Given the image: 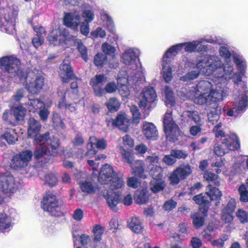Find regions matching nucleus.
I'll list each match as a JSON object with an SVG mask.
<instances>
[{
  "label": "nucleus",
  "mask_w": 248,
  "mask_h": 248,
  "mask_svg": "<svg viewBox=\"0 0 248 248\" xmlns=\"http://www.w3.org/2000/svg\"><path fill=\"white\" fill-rule=\"evenodd\" d=\"M232 213L228 212L222 211L221 219L225 223H230L229 227L234 228V224L231 223L233 219V217Z\"/></svg>",
  "instance_id": "nucleus-52"
},
{
  "label": "nucleus",
  "mask_w": 248,
  "mask_h": 248,
  "mask_svg": "<svg viewBox=\"0 0 248 248\" xmlns=\"http://www.w3.org/2000/svg\"><path fill=\"white\" fill-rule=\"evenodd\" d=\"M129 226L133 232L137 233H141L143 229L140 220L136 217L131 218Z\"/></svg>",
  "instance_id": "nucleus-32"
},
{
  "label": "nucleus",
  "mask_w": 248,
  "mask_h": 248,
  "mask_svg": "<svg viewBox=\"0 0 248 248\" xmlns=\"http://www.w3.org/2000/svg\"><path fill=\"white\" fill-rule=\"evenodd\" d=\"M182 43L177 44L171 46L169 49H168L166 53L164 55L163 57V60L164 62L167 61V58L170 57L171 56H175L178 53V52L181 51L182 50Z\"/></svg>",
  "instance_id": "nucleus-36"
},
{
  "label": "nucleus",
  "mask_w": 248,
  "mask_h": 248,
  "mask_svg": "<svg viewBox=\"0 0 248 248\" xmlns=\"http://www.w3.org/2000/svg\"><path fill=\"white\" fill-rule=\"evenodd\" d=\"M164 94L165 96V103L167 105L172 106L174 103V93L172 90L168 86H166L164 89Z\"/></svg>",
  "instance_id": "nucleus-44"
},
{
  "label": "nucleus",
  "mask_w": 248,
  "mask_h": 248,
  "mask_svg": "<svg viewBox=\"0 0 248 248\" xmlns=\"http://www.w3.org/2000/svg\"><path fill=\"white\" fill-rule=\"evenodd\" d=\"M206 194L211 200H217L222 196L221 191L217 187L208 185L206 188Z\"/></svg>",
  "instance_id": "nucleus-33"
},
{
  "label": "nucleus",
  "mask_w": 248,
  "mask_h": 248,
  "mask_svg": "<svg viewBox=\"0 0 248 248\" xmlns=\"http://www.w3.org/2000/svg\"><path fill=\"white\" fill-rule=\"evenodd\" d=\"M26 86L30 93H37L42 89L44 85V78L36 75L33 72H30L25 78Z\"/></svg>",
  "instance_id": "nucleus-13"
},
{
  "label": "nucleus",
  "mask_w": 248,
  "mask_h": 248,
  "mask_svg": "<svg viewBox=\"0 0 248 248\" xmlns=\"http://www.w3.org/2000/svg\"><path fill=\"white\" fill-rule=\"evenodd\" d=\"M142 132L149 140H155L158 136L156 128L152 123L145 122L143 124Z\"/></svg>",
  "instance_id": "nucleus-24"
},
{
  "label": "nucleus",
  "mask_w": 248,
  "mask_h": 248,
  "mask_svg": "<svg viewBox=\"0 0 248 248\" xmlns=\"http://www.w3.org/2000/svg\"><path fill=\"white\" fill-rule=\"evenodd\" d=\"M108 192L106 196V200L108 205L114 211L118 209L117 205L120 202V195L116 192H112V190Z\"/></svg>",
  "instance_id": "nucleus-27"
},
{
  "label": "nucleus",
  "mask_w": 248,
  "mask_h": 248,
  "mask_svg": "<svg viewBox=\"0 0 248 248\" xmlns=\"http://www.w3.org/2000/svg\"><path fill=\"white\" fill-rule=\"evenodd\" d=\"M176 170L183 180L188 177L192 172L191 167L189 165L181 166ZM179 176L180 177V176Z\"/></svg>",
  "instance_id": "nucleus-47"
},
{
  "label": "nucleus",
  "mask_w": 248,
  "mask_h": 248,
  "mask_svg": "<svg viewBox=\"0 0 248 248\" xmlns=\"http://www.w3.org/2000/svg\"><path fill=\"white\" fill-rule=\"evenodd\" d=\"M163 169L161 167L155 166L150 170L149 173L154 180H160L163 177Z\"/></svg>",
  "instance_id": "nucleus-41"
},
{
  "label": "nucleus",
  "mask_w": 248,
  "mask_h": 248,
  "mask_svg": "<svg viewBox=\"0 0 248 248\" xmlns=\"http://www.w3.org/2000/svg\"><path fill=\"white\" fill-rule=\"evenodd\" d=\"M219 55L225 59V62H231V54L227 47L221 46L219 49Z\"/></svg>",
  "instance_id": "nucleus-59"
},
{
  "label": "nucleus",
  "mask_w": 248,
  "mask_h": 248,
  "mask_svg": "<svg viewBox=\"0 0 248 248\" xmlns=\"http://www.w3.org/2000/svg\"><path fill=\"white\" fill-rule=\"evenodd\" d=\"M90 143L92 147L93 145H95L98 149H104L107 146L106 141L103 139H98L95 137H93L90 138Z\"/></svg>",
  "instance_id": "nucleus-48"
},
{
  "label": "nucleus",
  "mask_w": 248,
  "mask_h": 248,
  "mask_svg": "<svg viewBox=\"0 0 248 248\" xmlns=\"http://www.w3.org/2000/svg\"><path fill=\"white\" fill-rule=\"evenodd\" d=\"M218 102H208L209 109L207 114L208 120L209 123L214 124L219 119L221 113V108L218 105Z\"/></svg>",
  "instance_id": "nucleus-23"
},
{
  "label": "nucleus",
  "mask_w": 248,
  "mask_h": 248,
  "mask_svg": "<svg viewBox=\"0 0 248 248\" xmlns=\"http://www.w3.org/2000/svg\"><path fill=\"white\" fill-rule=\"evenodd\" d=\"M238 191L240 195V201L243 202H248V191L246 189V186L244 185H241Z\"/></svg>",
  "instance_id": "nucleus-64"
},
{
  "label": "nucleus",
  "mask_w": 248,
  "mask_h": 248,
  "mask_svg": "<svg viewBox=\"0 0 248 248\" xmlns=\"http://www.w3.org/2000/svg\"><path fill=\"white\" fill-rule=\"evenodd\" d=\"M136 202L140 204L146 203L149 199V193L146 190H142V191L136 193L135 197Z\"/></svg>",
  "instance_id": "nucleus-39"
},
{
  "label": "nucleus",
  "mask_w": 248,
  "mask_h": 248,
  "mask_svg": "<svg viewBox=\"0 0 248 248\" xmlns=\"http://www.w3.org/2000/svg\"><path fill=\"white\" fill-rule=\"evenodd\" d=\"M203 38L197 40H194L192 42H188L182 43L183 47L185 46V50L186 52H192L197 51L201 54L208 50V46L202 45V43L204 42Z\"/></svg>",
  "instance_id": "nucleus-18"
},
{
  "label": "nucleus",
  "mask_w": 248,
  "mask_h": 248,
  "mask_svg": "<svg viewBox=\"0 0 248 248\" xmlns=\"http://www.w3.org/2000/svg\"><path fill=\"white\" fill-rule=\"evenodd\" d=\"M144 163L142 160H136L133 164L131 166L132 169V174L138 176L139 177L145 179L147 177L144 173Z\"/></svg>",
  "instance_id": "nucleus-26"
},
{
  "label": "nucleus",
  "mask_w": 248,
  "mask_h": 248,
  "mask_svg": "<svg viewBox=\"0 0 248 248\" xmlns=\"http://www.w3.org/2000/svg\"><path fill=\"white\" fill-rule=\"evenodd\" d=\"M121 155L123 160L124 162L127 163L130 167L133 164L134 161V156L129 151H126L124 149H122Z\"/></svg>",
  "instance_id": "nucleus-49"
},
{
  "label": "nucleus",
  "mask_w": 248,
  "mask_h": 248,
  "mask_svg": "<svg viewBox=\"0 0 248 248\" xmlns=\"http://www.w3.org/2000/svg\"><path fill=\"white\" fill-rule=\"evenodd\" d=\"M179 176H181V175L177 170L175 169L174 170V171L170 173V176L169 177L170 184L172 185H177L180 182L181 180H183V179Z\"/></svg>",
  "instance_id": "nucleus-58"
},
{
  "label": "nucleus",
  "mask_w": 248,
  "mask_h": 248,
  "mask_svg": "<svg viewBox=\"0 0 248 248\" xmlns=\"http://www.w3.org/2000/svg\"><path fill=\"white\" fill-rule=\"evenodd\" d=\"M233 78L234 87L236 93L239 94L235 98L234 107L227 112V114L231 117H237L243 113L248 106V92L245 82L242 81L240 74L234 73L232 62H225L223 70L215 73V82L219 85L225 80Z\"/></svg>",
  "instance_id": "nucleus-1"
},
{
  "label": "nucleus",
  "mask_w": 248,
  "mask_h": 248,
  "mask_svg": "<svg viewBox=\"0 0 248 248\" xmlns=\"http://www.w3.org/2000/svg\"><path fill=\"white\" fill-rule=\"evenodd\" d=\"M140 51L137 48H129L123 53L122 62L128 68L127 73L136 78L143 76L142 66L139 59Z\"/></svg>",
  "instance_id": "nucleus-4"
},
{
  "label": "nucleus",
  "mask_w": 248,
  "mask_h": 248,
  "mask_svg": "<svg viewBox=\"0 0 248 248\" xmlns=\"http://www.w3.org/2000/svg\"><path fill=\"white\" fill-rule=\"evenodd\" d=\"M107 80V78L102 75H96L91 79L90 85L93 88L96 96L100 97L103 95L104 90L102 87Z\"/></svg>",
  "instance_id": "nucleus-19"
},
{
  "label": "nucleus",
  "mask_w": 248,
  "mask_h": 248,
  "mask_svg": "<svg viewBox=\"0 0 248 248\" xmlns=\"http://www.w3.org/2000/svg\"><path fill=\"white\" fill-rule=\"evenodd\" d=\"M233 61L236 64L238 70L239 71L241 75H244L245 73L246 63L245 59L242 56L239 55L233 54Z\"/></svg>",
  "instance_id": "nucleus-31"
},
{
  "label": "nucleus",
  "mask_w": 248,
  "mask_h": 248,
  "mask_svg": "<svg viewBox=\"0 0 248 248\" xmlns=\"http://www.w3.org/2000/svg\"><path fill=\"white\" fill-rule=\"evenodd\" d=\"M223 125L221 122L216 124L213 129V131L215 133V137L217 138H221L223 139L226 135L223 131Z\"/></svg>",
  "instance_id": "nucleus-57"
},
{
  "label": "nucleus",
  "mask_w": 248,
  "mask_h": 248,
  "mask_svg": "<svg viewBox=\"0 0 248 248\" xmlns=\"http://www.w3.org/2000/svg\"><path fill=\"white\" fill-rule=\"evenodd\" d=\"M102 18L106 21V25L108 29V30L111 33H113L115 32V27L113 22L109 15L106 13H104L102 15Z\"/></svg>",
  "instance_id": "nucleus-51"
},
{
  "label": "nucleus",
  "mask_w": 248,
  "mask_h": 248,
  "mask_svg": "<svg viewBox=\"0 0 248 248\" xmlns=\"http://www.w3.org/2000/svg\"><path fill=\"white\" fill-rule=\"evenodd\" d=\"M236 216L242 224L248 222V212L243 209H238L236 212Z\"/></svg>",
  "instance_id": "nucleus-53"
},
{
  "label": "nucleus",
  "mask_w": 248,
  "mask_h": 248,
  "mask_svg": "<svg viewBox=\"0 0 248 248\" xmlns=\"http://www.w3.org/2000/svg\"><path fill=\"white\" fill-rule=\"evenodd\" d=\"M53 126L56 128L62 129L64 127V124L59 114L53 112L52 117Z\"/></svg>",
  "instance_id": "nucleus-45"
},
{
  "label": "nucleus",
  "mask_w": 248,
  "mask_h": 248,
  "mask_svg": "<svg viewBox=\"0 0 248 248\" xmlns=\"http://www.w3.org/2000/svg\"><path fill=\"white\" fill-rule=\"evenodd\" d=\"M183 115L187 117L190 120L194 122L195 124H200L202 121V119L200 116L198 112L196 110L186 111L184 112Z\"/></svg>",
  "instance_id": "nucleus-42"
},
{
  "label": "nucleus",
  "mask_w": 248,
  "mask_h": 248,
  "mask_svg": "<svg viewBox=\"0 0 248 248\" xmlns=\"http://www.w3.org/2000/svg\"><path fill=\"white\" fill-rule=\"evenodd\" d=\"M45 182L49 186H53L58 183V178L54 173H48L45 177Z\"/></svg>",
  "instance_id": "nucleus-56"
},
{
  "label": "nucleus",
  "mask_w": 248,
  "mask_h": 248,
  "mask_svg": "<svg viewBox=\"0 0 248 248\" xmlns=\"http://www.w3.org/2000/svg\"><path fill=\"white\" fill-rule=\"evenodd\" d=\"M223 65L220 58L216 56L201 58L196 64V67L200 69L203 75L209 76L212 74L213 80L215 79V73L221 71Z\"/></svg>",
  "instance_id": "nucleus-6"
},
{
  "label": "nucleus",
  "mask_w": 248,
  "mask_h": 248,
  "mask_svg": "<svg viewBox=\"0 0 248 248\" xmlns=\"http://www.w3.org/2000/svg\"><path fill=\"white\" fill-rule=\"evenodd\" d=\"M42 207L44 211L53 216L59 217L62 215L56 197L52 193L46 195L42 201Z\"/></svg>",
  "instance_id": "nucleus-12"
},
{
  "label": "nucleus",
  "mask_w": 248,
  "mask_h": 248,
  "mask_svg": "<svg viewBox=\"0 0 248 248\" xmlns=\"http://www.w3.org/2000/svg\"><path fill=\"white\" fill-rule=\"evenodd\" d=\"M60 76L63 82L67 83L73 78L74 75L70 62L68 59L64 60L60 66Z\"/></svg>",
  "instance_id": "nucleus-22"
},
{
  "label": "nucleus",
  "mask_w": 248,
  "mask_h": 248,
  "mask_svg": "<svg viewBox=\"0 0 248 248\" xmlns=\"http://www.w3.org/2000/svg\"><path fill=\"white\" fill-rule=\"evenodd\" d=\"M104 229L101 226L97 225L93 227V232L94 234V243H97L100 241Z\"/></svg>",
  "instance_id": "nucleus-46"
},
{
  "label": "nucleus",
  "mask_w": 248,
  "mask_h": 248,
  "mask_svg": "<svg viewBox=\"0 0 248 248\" xmlns=\"http://www.w3.org/2000/svg\"><path fill=\"white\" fill-rule=\"evenodd\" d=\"M20 65L19 60L14 56H6L0 58V68L10 77L17 76L20 78L23 77Z\"/></svg>",
  "instance_id": "nucleus-9"
},
{
  "label": "nucleus",
  "mask_w": 248,
  "mask_h": 248,
  "mask_svg": "<svg viewBox=\"0 0 248 248\" xmlns=\"http://www.w3.org/2000/svg\"><path fill=\"white\" fill-rule=\"evenodd\" d=\"M171 155L173 156L175 159H185L188 156V154L186 151L173 149L171 150Z\"/></svg>",
  "instance_id": "nucleus-60"
},
{
  "label": "nucleus",
  "mask_w": 248,
  "mask_h": 248,
  "mask_svg": "<svg viewBox=\"0 0 248 248\" xmlns=\"http://www.w3.org/2000/svg\"><path fill=\"white\" fill-rule=\"evenodd\" d=\"M214 85L208 80L200 81L196 86L195 94L193 101L195 103L203 105L208 102H219L226 96L224 87L219 85L218 82H215Z\"/></svg>",
  "instance_id": "nucleus-2"
},
{
  "label": "nucleus",
  "mask_w": 248,
  "mask_h": 248,
  "mask_svg": "<svg viewBox=\"0 0 248 248\" xmlns=\"http://www.w3.org/2000/svg\"><path fill=\"white\" fill-rule=\"evenodd\" d=\"M28 125V136L31 138H33L35 143L42 144L46 142L50 143L52 154H56L59 145V140L53 136L50 137L48 132H46L45 134H39L41 125L40 123L33 118L29 119Z\"/></svg>",
  "instance_id": "nucleus-3"
},
{
  "label": "nucleus",
  "mask_w": 248,
  "mask_h": 248,
  "mask_svg": "<svg viewBox=\"0 0 248 248\" xmlns=\"http://www.w3.org/2000/svg\"><path fill=\"white\" fill-rule=\"evenodd\" d=\"M162 66L163 78L166 82H169L172 78L171 68L167 62H164L163 60Z\"/></svg>",
  "instance_id": "nucleus-37"
},
{
  "label": "nucleus",
  "mask_w": 248,
  "mask_h": 248,
  "mask_svg": "<svg viewBox=\"0 0 248 248\" xmlns=\"http://www.w3.org/2000/svg\"><path fill=\"white\" fill-rule=\"evenodd\" d=\"M107 57L103 54H97L94 58V63L97 66L102 67L106 63Z\"/></svg>",
  "instance_id": "nucleus-54"
},
{
  "label": "nucleus",
  "mask_w": 248,
  "mask_h": 248,
  "mask_svg": "<svg viewBox=\"0 0 248 248\" xmlns=\"http://www.w3.org/2000/svg\"><path fill=\"white\" fill-rule=\"evenodd\" d=\"M236 207V202L235 199L231 198L226 205L223 209L224 212L233 213Z\"/></svg>",
  "instance_id": "nucleus-63"
},
{
  "label": "nucleus",
  "mask_w": 248,
  "mask_h": 248,
  "mask_svg": "<svg viewBox=\"0 0 248 248\" xmlns=\"http://www.w3.org/2000/svg\"><path fill=\"white\" fill-rule=\"evenodd\" d=\"M76 43L77 45V48L80 53L82 59L85 62H87L88 61V56L86 47L83 45V43L80 40L76 41Z\"/></svg>",
  "instance_id": "nucleus-55"
},
{
  "label": "nucleus",
  "mask_w": 248,
  "mask_h": 248,
  "mask_svg": "<svg viewBox=\"0 0 248 248\" xmlns=\"http://www.w3.org/2000/svg\"><path fill=\"white\" fill-rule=\"evenodd\" d=\"M240 140L237 136L233 133L226 135L222 139L221 144L215 147L214 152L218 156H223L229 151H234L240 148Z\"/></svg>",
  "instance_id": "nucleus-8"
},
{
  "label": "nucleus",
  "mask_w": 248,
  "mask_h": 248,
  "mask_svg": "<svg viewBox=\"0 0 248 248\" xmlns=\"http://www.w3.org/2000/svg\"><path fill=\"white\" fill-rule=\"evenodd\" d=\"M63 21L65 26L78 31L80 22V16L77 12L67 13L63 17Z\"/></svg>",
  "instance_id": "nucleus-20"
},
{
  "label": "nucleus",
  "mask_w": 248,
  "mask_h": 248,
  "mask_svg": "<svg viewBox=\"0 0 248 248\" xmlns=\"http://www.w3.org/2000/svg\"><path fill=\"white\" fill-rule=\"evenodd\" d=\"M98 179L101 184L109 185V189L112 190L120 188L124 185L122 178L118 177L113 168L108 164L101 168Z\"/></svg>",
  "instance_id": "nucleus-5"
},
{
  "label": "nucleus",
  "mask_w": 248,
  "mask_h": 248,
  "mask_svg": "<svg viewBox=\"0 0 248 248\" xmlns=\"http://www.w3.org/2000/svg\"><path fill=\"white\" fill-rule=\"evenodd\" d=\"M163 125L167 139L169 140L172 141L178 140L180 131L178 126L173 120L171 113L167 112L165 114Z\"/></svg>",
  "instance_id": "nucleus-11"
},
{
  "label": "nucleus",
  "mask_w": 248,
  "mask_h": 248,
  "mask_svg": "<svg viewBox=\"0 0 248 248\" xmlns=\"http://www.w3.org/2000/svg\"><path fill=\"white\" fill-rule=\"evenodd\" d=\"M38 146L36 147V150L34 153V157L36 158H39L44 155H49L53 156H57L60 154V144L57 150V153L53 154L51 152V148H50V144L46 142L44 143H36Z\"/></svg>",
  "instance_id": "nucleus-21"
},
{
  "label": "nucleus",
  "mask_w": 248,
  "mask_h": 248,
  "mask_svg": "<svg viewBox=\"0 0 248 248\" xmlns=\"http://www.w3.org/2000/svg\"><path fill=\"white\" fill-rule=\"evenodd\" d=\"M11 111L13 113L14 121L16 124L19 121L23 120L25 116L26 110L22 106H18L11 109Z\"/></svg>",
  "instance_id": "nucleus-30"
},
{
  "label": "nucleus",
  "mask_w": 248,
  "mask_h": 248,
  "mask_svg": "<svg viewBox=\"0 0 248 248\" xmlns=\"http://www.w3.org/2000/svg\"><path fill=\"white\" fill-rule=\"evenodd\" d=\"M80 189L82 192L88 194L93 193L95 187L90 181H85L80 183Z\"/></svg>",
  "instance_id": "nucleus-43"
},
{
  "label": "nucleus",
  "mask_w": 248,
  "mask_h": 248,
  "mask_svg": "<svg viewBox=\"0 0 248 248\" xmlns=\"http://www.w3.org/2000/svg\"><path fill=\"white\" fill-rule=\"evenodd\" d=\"M17 15L10 7L2 8L0 5V30L8 34L15 32V21Z\"/></svg>",
  "instance_id": "nucleus-7"
},
{
  "label": "nucleus",
  "mask_w": 248,
  "mask_h": 248,
  "mask_svg": "<svg viewBox=\"0 0 248 248\" xmlns=\"http://www.w3.org/2000/svg\"><path fill=\"white\" fill-rule=\"evenodd\" d=\"M0 188L6 194L15 192L17 188L14 177L10 174L0 175Z\"/></svg>",
  "instance_id": "nucleus-17"
},
{
  "label": "nucleus",
  "mask_w": 248,
  "mask_h": 248,
  "mask_svg": "<svg viewBox=\"0 0 248 248\" xmlns=\"http://www.w3.org/2000/svg\"><path fill=\"white\" fill-rule=\"evenodd\" d=\"M112 124L124 131H127L130 125L129 118L125 114H120L113 120Z\"/></svg>",
  "instance_id": "nucleus-25"
},
{
  "label": "nucleus",
  "mask_w": 248,
  "mask_h": 248,
  "mask_svg": "<svg viewBox=\"0 0 248 248\" xmlns=\"http://www.w3.org/2000/svg\"><path fill=\"white\" fill-rule=\"evenodd\" d=\"M135 76L129 75L127 71L122 70L118 75V84L119 85V92L123 97L127 98L130 94L129 90L126 85L132 78L135 80Z\"/></svg>",
  "instance_id": "nucleus-16"
},
{
  "label": "nucleus",
  "mask_w": 248,
  "mask_h": 248,
  "mask_svg": "<svg viewBox=\"0 0 248 248\" xmlns=\"http://www.w3.org/2000/svg\"><path fill=\"white\" fill-rule=\"evenodd\" d=\"M32 156V152L30 151H22L13 157L10 166L16 170L24 168L28 166Z\"/></svg>",
  "instance_id": "nucleus-14"
},
{
  "label": "nucleus",
  "mask_w": 248,
  "mask_h": 248,
  "mask_svg": "<svg viewBox=\"0 0 248 248\" xmlns=\"http://www.w3.org/2000/svg\"><path fill=\"white\" fill-rule=\"evenodd\" d=\"M192 222L196 228L198 229L203 225L204 217L203 214L201 212L193 213L191 215Z\"/></svg>",
  "instance_id": "nucleus-34"
},
{
  "label": "nucleus",
  "mask_w": 248,
  "mask_h": 248,
  "mask_svg": "<svg viewBox=\"0 0 248 248\" xmlns=\"http://www.w3.org/2000/svg\"><path fill=\"white\" fill-rule=\"evenodd\" d=\"M27 109L30 112H35L38 109L45 107V104L38 99H29L25 104Z\"/></svg>",
  "instance_id": "nucleus-28"
},
{
  "label": "nucleus",
  "mask_w": 248,
  "mask_h": 248,
  "mask_svg": "<svg viewBox=\"0 0 248 248\" xmlns=\"http://www.w3.org/2000/svg\"><path fill=\"white\" fill-rule=\"evenodd\" d=\"M166 186L164 181L153 180L150 183L151 190L154 193H157L164 189Z\"/></svg>",
  "instance_id": "nucleus-35"
},
{
  "label": "nucleus",
  "mask_w": 248,
  "mask_h": 248,
  "mask_svg": "<svg viewBox=\"0 0 248 248\" xmlns=\"http://www.w3.org/2000/svg\"><path fill=\"white\" fill-rule=\"evenodd\" d=\"M71 40L74 41L75 38L70 36L66 29L53 30L48 37L49 42L54 46L60 45Z\"/></svg>",
  "instance_id": "nucleus-15"
},
{
  "label": "nucleus",
  "mask_w": 248,
  "mask_h": 248,
  "mask_svg": "<svg viewBox=\"0 0 248 248\" xmlns=\"http://www.w3.org/2000/svg\"><path fill=\"white\" fill-rule=\"evenodd\" d=\"M204 178L208 181L213 182L216 186H218L220 183V179L218 176L215 174L207 172L204 174Z\"/></svg>",
  "instance_id": "nucleus-62"
},
{
  "label": "nucleus",
  "mask_w": 248,
  "mask_h": 248,
  "mask_svg": "<svg viewBox=\"0 0 248 248\" xmlns=\"http://www.w3.org/2000/svg\"><path fill=\"white\" fill-rule=\"evenodd\" d=\"M17 137L15 129H9L4 134L1 135L0 138L4 139L9 144H13L17 140Z\"/></svg>",
  "instance_id": "nucleus-29"
},
{
  "label": "nucleus",
  "mask_w": 248,
  "mask_h": 248,
  "mask_svg": "<svg viewBox=\"0 0 248 248\" xmlns=\"http://www.w3.org/2000/svg\"><path fill=\"white\" fill-rule=\"evenodd\" d=\"M106 105L110 111H116L118 110L120 103L116 98H111L106 103Z\"/></svg>",
  "instance_id": "nucleus-50"
},
{
  "label": "nucleus",
  "mask_w": 248,
  "mask_h": 248,
  "mask_svg": "<svg viewBox=\"0 0 248 248\" xmlns=\"http://www.w3.org/2000/svg\"><path fill=\"white\" fill-rule=\"evenodd\" d=\"M11 226V220L6 214L0 213V230H5Z\"/></svg>",
  "instance_id": "nucleus-40"
},
{
  "label": "nucleus",
  "mask_w": 248,
  "mask_h": 248,
  "mask_svg": "<svg viewBox=\"0 0 248 248\" xmlns=\"http://www.w3.org/2000/svg\"><path fill=\"white\" fill-rule=\"evenodd\" d=\"M202 73L200 69L197 67V69L191 70L188 72L186 75L180 78V80L188 82L191 80L196 79L200 75V73Z\"/></svg>",
  "instance_id": "nucleus-38"
},
{
  "label": "nucleus",
  "mask_w": 248,
  "mask_h": 248,
  "mask_svg": "<svg viewBox=\"0 0 248 248\" xmlns=\"http://www.w3.org/2000/svg\"><path fill=\"white\" fill-rule=\"evenodd\" d=\"M45 105V107H43L44 108L41 109L39 112V115L40 117V119L43 121H46L47 119L48 116L49 114V111L48 110V108L51 106V103L50 102L49 103H46Z\"/></svg>",
  "instance_id": "nucleus-61"
},
{
  "label": "nucleus",
  "mask_w": 248,
  "mask_h": 248,
  "mask_svg": "<svg viewBox=\"0 0 248 248\" xmlns=\"http://www.w3.org/2000/svg\"><path fill=\"white\" fill-rule=\"evenodd\" d=\"M139 106L140 108L151 109L155 107L154 103L157 100V94L153 87H145L139 97Z\"/></svg>",
  "instance_id": "nucleus-10"
}]
</instances>
